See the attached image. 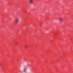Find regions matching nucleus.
Listing matches in <instances>:
<instances>
[{
    "instance_id": "nucleus-6",
    "label": "nucleus",
    "mask_w": 73,
    "mask_h": 73,
    "mask_svg": "<svg viewBox=\"0 0 73 73\" xmlns=\"http://www.w3.org/2000/svg\"><path fill=\"white\" fill-rule=\"evenodd\" d=\"M1 66V64H0V66Z\"/></svg>"
},
{
    "instance_id": "nucleus-1",
    "label": "nucleus",
    "mask_w": 73,
    "mask_h": 73,
    "mask_svg": "<svg viewBox=\"0 0 73 73\" xmlns=\"http://www.w3.org/2000/svg\"><path fill=\"white\" fill-rule=\"evenodd\" d=\"M29 3L30 5H32L33 4V0H29Z\"/></svg>"
},
{
    "instance_id": "nucleus-3",
    "label": "nucleus",
    "mask_w": 73,
    "mask_h": 73,
    "mask_svg": "<svg viewBox=\"0 0 73 73\" xmlns=\"http://www.w3.org/2000/svg\"><path fill=\"white\" fill-rule=\"evenodd\" d=\"M59 20L60 22H62V21H63V19L62 18L60 17L59 19Z\"/></svg>"
},
{
    "instance_id": "nucleus-4",
    "label": "nucleus",
    "mask_w": 73,
    "mask_h": 73,
    "mask_svg": "<svg viewBox=\"0 0 73 73\" xmlns=\"http://www.w3.org/2000/svg\"><path fill=\"white\" fill-rule=\"evenodd\" d=\"M27 68H25L23 69V70L24 72H27Z\"/></svg>"
},
{
    "instance_id": "nucleus-5",
    "label": "nucleus",
    "mask_w": 73,
    "mask_h": 73,
    "mask_svg": "<svg viewBox=\"0 0 73 73\" xmlns=\"http://www.w3.org/2000/svg\"><path fill=\"white\" fill-rule=\"evenodd\" d=\"M15 44L16 45H17V43H15Z\"/></svg>"
},
{
    "instance_id": "nucleus-2",
    "label": "nucleus",
    "mask_w": 73,
    "mask_h": 73,
    "mask_svg": "<svg viewBox=\"0 0 73 73\" xmlns=\"http://www.w3.org/2000/svg\"><path fill=\"white\" fill-rule=\"evenodd\" d=\"M15 22L16 24H18L20 22V21L19 20V19L17 18L16 19L15 21Z\"/></svg>"
}]
</instances>
